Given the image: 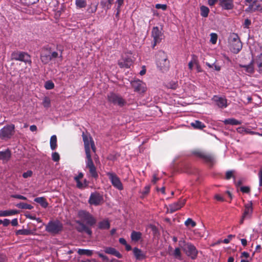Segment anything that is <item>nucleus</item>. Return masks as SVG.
Wrapping results in <instances>:
<instances>
[{
    "mask_svg": "<svg viewBox=\"0 0 262 262\" xmlns=\"http://www.w3.org/2000/svg\"><path fill=\"white\" fill-rule=\"evenodd\" d=\"M78 216L80 221H77L76 223L78 226L76 227L79 232H85L89 236L92 234V231L90 227L94 226L96 223V218L89 212L80 210L78 212Z\"/></svg>",
    "mask_w": 262,
    "mask_h": 262,
    "instance_id": "f257e3e1",
    "label": "nucleus"
},
{
    "mask_svg": "<svg viewBox=\"0 0 262 262\" xmlns=\"http://www.w3.org/2000/svg\"><path fill=\"white\" fill-rule=\"evenodd\" d=\"M156 63L161 70L165 71L168 70L169 61L165 52L163 51H158L156 54Z\"/></svg>",
    "mask_w": 262,
    "mask_h": 262,
    "instance_id": "f03ea898",
    "label": "nucleus"
},
{
    "mask_svg": "<svg viewBox=\"0 0 262 262\" xmlns=\"http://www.w3.org/2000/svg\"><path fill=\"white\" fill-rule=\"evenodd\" d=\"M63 224L59 220L50 221L46 225V231L48 233L56 235L59 233L63 230Z\"/></svg>",
    "mask_w": 262,
    "mask_h": 262,
    "instance_id": "7ed1b4c3",
    "label": "nucleus"
},
{
    "mask_svg": "<svg viewBox=\"0 0 262 262\" xmlns=\"http://www.w3.org/2000/svg\"><path fill=\"white\" fill-rule=\"evenodd\" d=\"M230 50L234 54H237L242 49V43L237 34L233 33L229 40Z\"/></svg>",
    "mask_w": 262,
    "mask_h": 262,
    "instance_id": "20e7f679",
    "label": "nucleus"
},
{
    "mask_svg": "<svg viewBox=\"0 0 262 262\" xmlns=\"http://www.w3.org/2000/svg\"><path fill=\"white\" fill-rule=\"evenodd\" d=\"M15 134V125L13 124L6 125L0 130V139L7 141Z\"/></svg>",
    "mask_w": 262,
    "mask_h": 262,
    "instance_id": "39448f33",
    "label": "nucleus"
},
{
    "mask_svg": "<svg viewBox=\"0 0 262 262\" xmlns=\"http://www.w3.org/2000/svg\"><path fill=\"white\" fill-rule=\"evenodd\" d=\"M11 59L24 62L30 66L32 64L31 56L27 52L18 51H14L11 54Z\"/></svg>",
    "mask_w": 262,
    "mask_h": 262,
    "instance_id": "423d86ee",
    "label": "nucleus"
},
{
    "mask_svg": "<svg viewBox=\"0 0 262 262\" xmlns=\"http://www.w3.org/2000/svg\"><path fill=\"white\" fill-rule=\"evenodd\" d=\"M107 100L108 102L120 107H123L126 104V100L121 96L113 92L107 94Z\"/></svg>",
    "mask_w": 262,
    "mask_h": 262,
    "instance_id": "0eeeda50",
    "label": "nucleus"
},
{
    "mask_svg": "<svg viewBox=\"0 0 262 262\" xmlns=\"http://www.w3.org/2000/svg\"><path fill=\"white\" fill-rule=\"evenodd\" d=\"M82 138L84 142L86 157L91 156L90 148H92L94 152H95L96 150L94 141L91 137H89L88 136L85 135L84 133L82 134Z\"/></svg>",
    "mask_w": 262,
    "mask_h": 262,
    "instance_id": "6e6552de",
    "label": "nucleus"
},
{
    "mask_svg": "<svg viewBox=\"0 0 262 262\" xmlns=\"http://www.w3.org/2000/svg\"><path fill=\"white\" fill-rule=\"evenodd\" d=\"M130 84L135 92L143 96L147 91L145 83L139 79H135L130 82Z\"/></svg>",
    "mask_w": 262,
    "mask_h": 262,
    "instance_id": "1a4fd4ad",
    "label": "nucleus"
},
{
    "mask_svg": "<svg viewBox=\"0 0 262 262\" xmlns=\"http://www.w3.org/2000/svg\"><path fill=\"white\" fill-rule=\"evenodd\" d=\"M106 175L108 177V179L110 180L112 185L115 188L118 189L119 190H122L123 189V184L121 182L120 178L115 173L107 172L106 173Z\"/></svg>",
    "mask_w": 262,
    "mask_h": 262,
    "instance_id": "9d476101",
    "label": "nucleus"
},
{
    "mask_svg": "<svg viewBox=\"0 0 262 262\" xmlns=\"http://www.w3.org/2000/svg\"><path fill=\"white\" fill-rule=\"evenodd\" d=\"M194 154L210 166H212L215 162L214 157L211 154L202 151H197L194 152Z\"/></svg>",
    "mask_w": 262,
    "mask_h": 262,
    "instance_id": "9b49d317",
    "label": "nucleus"
},
{
    "mask_svg": "<svg viewBox=\"0 0 262 262\" xmlns=\"http://www.w3.org/2000/svg\"><path fill=\"white\" fill-rule=\"evenodd\" d=\"M104 202L103 196L98 192L91 193L88 202L90 205L95 206L102 204Z\"/></svg>",
    "mask_w": 262,
    "mask_h": 262,
    "instance_id": "f8f14e48",
    "label": "nucleus"
},
{
    "mask_svg": "<svg viewBox=\"0 0 262 262\" xmlns=\"http://www.w3.org/2000/svg\"><path fill=\"white\" fill-rule=\"evenodd\" d=\"M86 168H88L90 176L96 180L98 178V173L91 156L86 157Z\"/></svg>",
    "mask_w": 262,
    "mask_h": 262,
    "instance_id": "ddd939ff",
    "label": "nucleus"
},
{
    "mask_svg": "<svg viewBox=\"0 0 262 262\" xmlns=\"http://www.w3.org/2000/svg\"><path fill=\"white\" fill-rule=\"evenodd\" d=\"M183 250L185 252L186 254L188 256L190 257L191 259H195L196 258L198 251L192 244L190 243H186Z\"/></svg>",
    "mask_w": 262,
    "mask_h": 262,
    "instance_id": "4468645a",
    "label": "nucleus"
},
{
    "mask_svg": "<svg viewBox=\"0 0 262 262\" xmlns=\"http://www.w3.org/2000/svg\"><path fill=\"white\" fill-rule=\"evenodd\" d=\"M51 48L43 47L42 48L40 53V60L41 62L46 64L51 61Z\"/></svg>",
    "mask_w": 262,
    "mask_h": 262,
    "instance_id": "2eb2a0df",
    "label": "nucleus"
},
{
    "mask_svg": "<svg viewBox=\"0 0 262 262\" xmlns=\"http://www.w3.org/2000/svg\"><path fill=\"white\" fill-rule=\"evenodd\" d=\"M185 202L186 200L185 199L179 200L177 202L169 205L167 212L172 213L180 209L185 205Z\"/></svg>",
    "mask_w": 262,
    "mask_h": 262,
    "instance_id": "dca6fc26",
    "label": "nucleus"
},
{
    "mask_svg": "<svg viewBox=\"0 0 262 262\" xmlns=\"http://www.w3.org/2000/svg\"><path fill=\"white\" fill-rule=\"evenodd\" d=\"M253 212V208L252 203H249L245 205V209L243 213L242 218L241 221V224L243 223L245 219H250Z\"/></svg>",
    "mask_w": 262,
    "mask_h": 262,
    "instance_id": "f3484780",
    "label": "nucleus"
},
{
    "mask_svg": "<svg viewBox=\"0 0 262 262\" xmlns=\"http://www.w3.org/2000/svg\"><path fill=\"white\" fill-rule=\"evenodd\" d=\"M151 36L154 38V47L155 46L157 43L161 42L162 40V33L160 31L158 27H154L151 31Z\"/></svg>",
    "mask_w": 262,
    "mask_h": 262,
    "instance_id": "a211bd4d",
    "label": "nucleus"
},
{
    "mask_svg": "<svg viewBox=\"0 0 262 262\" xmlns=\"http://www.w3.org/2000/svg\"><path fill=\"white\" fill-rule=\"evenodd\" d=\"M212 100L219 108H224L227 106V100L225 98L215 95L212 98Z\"/></svg>",
    "mask_w": 262,
    "mask_h": 262,
    "instance_id": "6ab92c4d",
    "label": "nucleus"
},
{
    "mask_svg": "<svg viewBox=\"0 0 262 262\" xmlns=\"http://www.w3.org/2000/svg\"><path fill=\"white\" fill-rule=\"evenodd\" d=\"M219 5L223 10H230L234 8L233 0H219Z\"/></svg>",
    "mask_w": 262,
    "mask_h": 262,
    "instance_id": "aec40b11",
    "label": "nucleus"
},
{
    "mask_svg": "<svg viewBox=\"0 0 262 262\" xmlns=\"http://www.w3.org/2000/svg\"><path fill=\"white\" fill-rule=\"evenodd\" d=\"M133 64V60L129 57L123 56L122 59L119 60L118 65L121 68H129Z\"/></svg>",
    "mask_w": 262,
    "mask_h": 262,
    "instance_id": "412c9836",
    "label": "nucleus"
},
{
    "mask_svg": "<svg viewBox=\"0 0 262 262\" xmlns=\"http://www.w3.org/2000/svg\"><path fill=\"white\" fill-rule=\"evenodd\" d=\"M246 11L250 13L258 11L262 13V6L260 4L257 3L256 1H254L249 6L246 10Z\"/></svg>",
    "mask_w": 262,
    "mask_h": 262,
    "instance_id": "4be33fe9",
    "label": "nucleus"
},
{
    "mask_svg": "<svg viewBox=\"0 0 262 262\" xmlns=\"http://www.w3.org/2000/svg\"><path fill=\"white\" fill-rule=\"evenodd\" d=\"M133 253L136 258L139 260H142L146 258V254L138 248L135 247L133 249Z\"/></svg>",
    "mask_w": 262,
    "mask_h": 262,
    "instance_id": "5701e85b",
    "label": "nucleus"
},
{
    "mask_svg": "<svg viewBox=\"0 0 262 262\" xmlns=\"http://www.w3.org/2000/svg\"><path fill=\"white\" fill-rule=\"evenodd\" d=\"M104 251L105 253L114 255L118 258H121L122 257V254L115 248L113 247H106L104 249Z\"/></svg>",
    "mask_w": 262,
    "mask_h": 262,
    "instance_id": "b1692460",
    "label": "nucleus"
},
{
    "mask_svg": "<svg viewBox=\"0 0 262 262\" xmlns=\"http://www.w3.org/2000/svg\"><path fill=\"white\" fill-rule=\"evenodd\" d=\"M11 156V152L9 149H7L4 151H0V160H2L3 162H8Z\"/></svg>",
    "mask_w": 262,
    "mask_h": 262,
    "instance_id": "393cba45",
    "label": "nucleus"
},
{
    "mask_svg": "<svg viewBox=\"0 0 262 262\" xmlns=\"http://www.w3.org/2000/svg\"><path fill=\"white\" fill-rule=\"evenodd\" d=\"M19 211L17 210H1L0 216H8L17 214Z\"/></svg>",
    "mask_w": 262,
    "mask_h": 262,
    "instance_id": "a878e982",
    "label": "nucleus"
},
{
    "mask_svg": "<svg viewBox=\"0 0 262 262\" xmlns=\"http://www.w3.org/2000/svg\"><path fill=\"white\" fill-rule=\"evenodd\" d=\"M254 60H252L250 63L248 65H240L239 66L245 69V71L250 74H252L254 72L253 64Z\"/></svg>",
    "mask_w": 262,
    "mask_h": 262,
    "instance_id": "bb28decb",
    "label": "nucleus"
},
{
    "mask_svg": "<svg viewBox=\"0 0 262 262\" xmlns=\"http://www.w3.org/2000/svg\"><path fill=\"white\" fill-rule=\"evenodd\" d=\"M110 223L108 220H104L98 223V227L99 229H108L110 228Z\"/></svg>",
    "mask_w": 262,
    "mask_h": 262,
    "instance_id": "cd10ccee",
    "label": "nucleus"
},
{
    "mask_svg": "<svg viewBox=\"0 0 262 262\" xmlns=\"http://www.w3.org/2000/svg\"><path fill=\"white\" fill-rule=\"evenodd\" d=\"M254 62L257 66L258 72L259 73H262V54H260L256 57Z\"/></svg>",
    "mask_w": 262,
    "mask_h": 262,
    "instance_id": "c85d7f7f",
    "label": "nucleus"
},
{
    "mask_svg": "<svg viewBox=\"0 0 262 262\" xmlns=\"http://www.w3.org/2000/svg\"><path fill=\"white\" fill-rule=\"evenodd\" d=\"M190 125L193 128L197 129H202L206 127L203 123L199 120H195L194 122H191Z\"/></svg>",
    "mask_w": 262,
    "mask_h": 262,
    "instance_id": "c756f323",
    "label": "nucleus"
},
{
    "mask_svg": "<svg viewBox=\"0 0 262 262\" xmlns=\"http://www.w3.org/2000/svg\"><path fill=\"white\" fill-rule=\"evenodd\" d=\"M34 201L39 203L43 208H47L48 206V203L44 197H38L34 199Z\"/></svg>",
    "mask_w": 262,
    "mask_h": 262,
    "instance_id": "7c9ffc66",
    "label": "nucleus"
},
{
    "mask_svg": "<svg viewBox=\"0 0 262 262\" xmlns=\"http://www.w3.org/2000/svg\"><path fill=\"white\" fill-rule=\"evenodd\" d=\"M131 239L134 242L139 241L142 237V233L140 232L133 231L130 235Z\"/></svg>",
    "mask_w": 262,
    "mask_h": 262,
    "instance_id": "2f4dec72",
    "label": "nucleus"
},
{
    "mask_svg": "<svg viewBox=\"0 0 262 262\" xmlns=\"http://www.w3.org/2000/svg\"><path fill=\"white\" fill-rule=\"evenodd\" d=\"M16 235H29L33 234V232L30 229H23L20 230H18L16 231Z\"/></svg>",
    "mask_w": 262,
    "mask_h": 262,
    "instance_id": "473e14b6",
    "label": "nucleus"
},
{
    "mask_svg": "<svg viewBox=\"0 0 262 262\" xmlns=\"http://www.w3.org/2000/svg\"><path fill=\"white\" fill-rule=\"evenodd\" d=\"M77 253L79 255H85L89 256H91L93 254V251L89 249H79L77 251Z\"/></svg>",
    "mask_w": 262,
    "mask_h": 262,
    "instance_id": "72a5a7b5",
    "label": "nucleus"
},
{
    "mask_svg": "<svg viewBox=\"0 0 262 262\" xmlns=\"http://www.w3.org/2000/svg\"><path fill=\"white\" fill-rule=\"evenodd\" d=\"M224 122L225 124H230L232 125H239L242 123L240 121L234 118L225 119Z\"/></svg>",
    "mask_w": 262,
    "mask_h": 262,
    "instance_id": "f704fd0d",
    "label": "nucleus"
},
{
    "mask_svg": "<svg viewBox=\"0 0 262 262\" xmlns=\"http://www.w3.org/2000/svg\"><path fill=\"white\" fill-rule=\"evenodd\" d=\"M16 206L18 208L22 209H29L31 210L33 208V206L30 204H27L24 202H20L16 205Z\"/></svg>",
    "mask_w": 262,
    "mask_h": 262,
    "instance_id": "c9c22d12",
    "label": "nucleus"
},
{
    "mask_svg": "<svg viewBox=\"0 0 262 262\" xmlns=\"http://www.w3.org/2000/svg\"><path fill=\"white\" fill-rule=\"evenodd\" d=\"M50 147L52 150H55L57 147V137L56 135H53L50 138Z\"/></svg>",
    "mask_w": 262,
    "mask_h": 262,
    "instance_id": "e433bc0d",
    "label": "nucleus"
},
{
    "mask_svg": "<svg viewBox=\"0 0 262 262\" xmlns=\"http://www.w3.org/2000/svg\"><path fill=\"white\" fill-rule=\"evenodd\" d=\"M199 64V61L198 60L197 56L195 55H192V59L191 61L188 63V68L190 70H192L193 69V64L198 65Z\"/></svg>",
    "mask_w": 262,
    "mask_h": 262,
    "instance_id": "4c0bfd02",
    "label": "nucleus"
},
{
    "mask_svg": "<svg viewBox=\"0 0 262 262\" xmlns=\"http://www.w3.org/2000/svg\"><path fill=\"white\" fill-rule=\"evenodd\" d=\"M165 86L168 89L175 90L178 87L177 81H171L165 84Z\"/></svg>",
    "mask_w": 262,
    "mask_h": 262,
    "instance_id": "58836bf2",
    "label": "nucleus"
},
{
    "mask_svg": "<svg viewBox=\"0 0 262 262\" xmlns=\"http://www.w3.org/2000/svg\"><path fill=\"white\" fill-rule=\"evenodd\" d=\"M201 15L204 17H207L209 12V8L205 6L200 7Z\"/></svg>",
    "mask_w": 262,
    "mask_h": 262,
    "instance_id": "ea45409f",
    "label": "nucleus"
},
{
    "mask_svg": "<svg viewBox=\"0 0 262 262\" xmlns=\"http://www.w3.org/2000/svg\"><path fill=\"white\" fill-rule=\"evenodd\" d=\"M75 5L78 8H85L86 6V2L85 0H76Z\"/></svg>",
    "mask_w": 262,
    "mask_h": 262,
    "instance_id": "a19ab883",
    "label": "nucleus"
},
{
    "mask_svg": "<svg viewBox=\"0 0 262 262\" xmlns=\"http://www.w3.org/2000/svg\"><path fill=\"white\" fill-rule=\"evenodd\" d=\"M173 255L175 258L181 260V252L179 248H176L174 251Z\"/></svg>",
    "mask_w": 262,
    "mask_h": 262,
    "instance_id": "79ce46f5",
    "label": "nucleus"
},
{
    "mask_svg": "<svg viewBox=\"0 0 262 262\" xmlns=\"http://www.w3.org/2000/svg\"><path fill=\"white\" fill-rule=\"evenodd\" d=\"M185 225L186 226H190L191 227H194L196 226V223L191 219L188 218L185 222Z\"/></svg>",
    "mask_w": 262,
    "mask_h": 262,
    "instance_id": "37998d69",
    "label": "nucleus"
},
{
    "mask_svg": "<svg viewBox=\"0 0 262 262\" xmlns=\"http://www.w3.org/2000/svg\"><path fill=\"white\" fill-rule=\"evenodd\" d=\"M45 88L47 90H52L54 88V84L52 81L48 80L46 82L45 84Z\"/></svg>",
    "mask_w": 262,
    "mask_h": 262,
    "instance_id": "c03bdc74",
    "label": "nucleus"
},
{
    "mask_svg": "<svg viewBox=\"0 0 262 262\" xmlns=\"http://www.w3.org/2000/svg\"><path fill=\"white\" fill-rule=\"evenodd\" d=\"M50 99L49 97H46L43 99V102H42V105L45 107L48 108L50 107Z\"/></svg>",
    "mask_w": 262,
    "mask_h": 262,
    "instance_id": "a18cd8bd",
    "label": "nucleus"
},
{
    "mask_svg": "<svg viewBox=\"0 0 262 262\" xmlns=\"http://www.w3.org/2000/svg\"><path fill=\"white\" fill-rule=\"evenodd\" d=\"M231 178H233L235 180V177L233 174V171L232 170H228L226 172L225 179L226 180H229Z\"/></svg>",
    "mask_w": 262,
    "mask_h": 262,
    "instance_id": "49530a36",
    "label": "nucleus"
},
{
    "mask_svg": "<svg viewBox=\"0 0 262 262\" xmlns=\"http://www.w3.org/2000/svg\"><path fill=\"white\" fill-rule=\"evenodd\" d=\"M210 36H211L210 42L212 44H215L216 43L217 39V34L216 33H212L210 34Z\"/></svg>",
    "mask_w": 262,
    "mask_h": 262,
    "instance_id": "de8ad7c7",
    "label": "nucleus"
},
{
    "mask_svg": "<svg viewBox=\"0 0 262 262\" xmlns=\"http://www.w3.org/2000/svg\"><path fill=\"white\" fill-rule=\"evenodd\" d=\"M52 160L55 162H58L60 160V156L57 152H53L52 155Z\"/></svg>",
    "mask_w": 262,
    "mask_h": 262,
    "instance_id": "09e8293b",
    "label": "nucleus"
},
{
    "mask_svg": "<svg viewBox=\"0 0 262 262\" xmlns=\"http://www.w3.org/2000/svg\"><path fill=\"white\" fill-rule=\"evenodd\" d=\"M251 25V21L248 18H246L243 24V27L244 28L248 29L250 26Z\"/></svg>",
    "mask_w": 262,
    "mask_h": 262,
    "instance_id": "8fccbe9b",
    "label": "nucleus"
},
{
    "mask_svg": "<svg viewBox=\"0 0 262 262\" xmlns=\"http://www.w3.org/2000/svg\"><path fill=\"white\" fill-rule=\"evenodd\" d=\"M150 185H146V186H145L144 188L143 191L142 192L143 195H146L147 194H148V193L150 191Z\"/></svg>",
    "mask_w": 262,
    "mask_h": 262,
    "instance_id": "3c124183",
    "label": "nucleus"
},
{
    "mask_svg": "<svg viewBox=\"0 0 262 262\" xmlns=\"http://www.w3.org/2000/svg\"><path fill=\"white\" fill-rule=\"evenodd\" d=\"M156 9H161L163 10H165L167 8V5L165 4H157L155 6Z\"/></svg>",
    "mask_w": 262,
    "mask_h": 262,
    "instance_id": "603ef678",
    "label": "nucleus"
},
{
    "mask_svg": "<svg viewBox=\"0 0 262 262\" xmlns=\"http://www.w3.org/2000/svg\"><path fill=\"white\" fill-rule=\"evenodd\" d=\"M241 191L243 193H248L250 191V188L248 186H242L241 187Z\"/></svg>",
    "mask_w": 262,
    "mask_h": 262,
    "instance_id": "864d4df0",
    "label": "nucleus"
},
{
    "mask_svg": "<svg viewBox=\"0 0 262 262\" xmlns=\"http://www.w3.org/2000/svg\"><path fill=\"white\" fill-rule=\"evenodd\" d=\"M51 61L54 58H56L58 57V53L56 51H52L51 49Z\"/></svg>",
    "mask_w": 262,
    "mask_h": 262,
    "instance_id": "5fc2aeb1",
    "label": "nucleus"
},
{
    "mask_svg": "<svg viewBox=\"0 0 262 262\" xmlns=\"http://www.w3.org/2000/svg\"><path fill=\"white\" fill-rule=\"evenodd\" d=\"M11 197L23 200H26L27 199L26 197L20 194H13L11 195Z\"/></svg>",
    "mask_w": 262,
    "mask_h": 262,
    "instance_id": "6e6d98bb",
    "label": "nucleus"
},
{
    "mask_svg": "<svg viewBox=\"0 0 262 262\" xmlns=\"http://www.w3.org/2000/svg\"><path fill=\"white\" fill-rule=\"evenodd\" d=\"M33 172L31 170H28L27 172H24L23 174V177L24 178H27L28 177H31L32 176Z\"/></svg>",
    "mask_w": 262,
    "mask_h": 262,
    "instance_id": "4d7b16f0",
    "label": "nucleus"
},
{
    "mask_svg": "<svg viewBox=\"0 0 262 262\" xmlns=\"http://www.w3.org/2000/svg\"><path fill=\"white\" fill-rule=\"evenodd\" d=\"M259 178V186H262V168H261L258 173Z\"/></svg>",
    "mask_w": 262,
    "mask_h": 262,
    "instance_id": "13d9d810",
    "label": "nucleus"
},
{
    "mask_svg": "<svg viewBox=\"0 0 262 262\" xmlns=\"http://www.w3.org/2000/svg\"><path fill=\"white\" fill-rule=\"evenodd\" d=\"M234 236H235V235L230 234L228 236V237L227 238H225L223 240V242L225 244H228L230 242V241L231 240V239Z\"/></svg>",
    "mask_w": 262,
    "mask_h": 262,
    "instance_id": "bf43d9fd",
    "label": "nucleus"
},
{
    "mask_svg": "<svg viewBox=\"0 0 262 262\" xmlns=\"http://www.w3.org/2000/svg\"><path fill=\"white\" fill-rule=\"evenodd\" d=\"M83 177V174L82 172H79L78 175L74 177V180L78 181Z\"/></svg>",
    "mask_w": 262,
    "mask_h": 262,
    "instance_id": "052dcab7",
    "label": "nucleus"
},
{
    "mask_svg": "<svg viewBox=\"0 0 262 262\" xmlns=\"http://www.w3.org/2000/svg\"><path fill=\"white\" fill-rule=\"evenodd\" d=\"M214 198L218 201H220V202H223L224 201V199L223 198V196H222L220 194H216L215 196H214Z\"/></svg>",
    "mask_w": 262,
    "mask_h": 262,
    "instance_id": "680f3d73",
    "label": "nucleus"
},
{
    "mask_svg": "<svg viewBox=\"0 0 262 262\" xmlns=\"http://www.w3.org/2000/svg\"><path fill=\"white\" fill-rule=\"evenodd\" d=\"M10 223V221L9 220L5 219L4 220L2 221V224L3 226L5 227L8 226Z\"/></svg>",
    "mask_w": 262,
    "mask_h": 262,
    "instance_id": "e2e57ef3",
    "label": "nucleus"
},
{
    "mask_svg": "<svg viewBox=\"0 0 262 262\" xmlns=\"http://www.w3.org/2000/svg\"><path fill=\"white\" fill-rule=\"evenodd\" d=\"M219 0H208V4L210 6H214Z\"/></svg>",
    "mask_w": 262,
    "mask_h": 262,
    "instance_id": "0e129e2a",
    "label": "nucleus"
},
{
    "mask_svg": "<svg viewBox=\"0 0 262 262\" xmlns=\"http://www.w3.org/2000/svg\"><path fill=\"white\" fill-rule=\"evenodd\" d=\"M124 3V0H117V7L121 8Z\"/></svg>",
    "mask_w": 262,
    "mask_h": 262,
    "instance_id": "69168bd1",
    "label": "nucleus"
},
{
    "mask_svg": "<svg viewBox=\"0 0 262 262\" xmlns=\"http://www.w3.org/2000/svg\"><path fill=\"white\" fill-rule=\"evenodd\" d=\"M119 243H120L121 244H122V245H126V244H127V242H126V241L125 239V238H120L119 239Z\"/></svg>",
    "mask_w": 262,
    "mask_h": 262,
    "instance_id": "338daca9",
    "label": "nucleus"
},
{
    "mask_svg": "<svg viewBox=\"0 0 262 262\" xmlns=\"http://www.w3.org/2000/svg\"><path fill=\"white\" fill-rule=\"evenodd\" d=\"M159 180V179L157 177L156 174H154L151 182L154 184H155Z\"/></svg>",
    "mask_w": 262,
    "mask_h": 262,
    "instance_id": "774afa93",
    "label": "nucleus"
}]
</instances>
